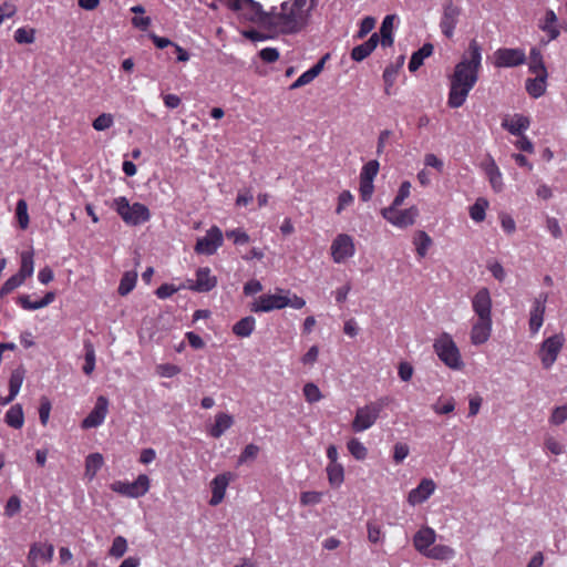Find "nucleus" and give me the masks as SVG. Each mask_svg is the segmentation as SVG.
I'll return each mask as SVG.
<instances>
[{"label": "nucleus", "mask_w": 567, "mask_h": 567, "mask_svg": "<svg viewBox=\"0 0 567 567\" xmlns=\"http://www.w3.org/2000/svg\"><path fill=\"white\" fill-rule=\"evenodd\" d=\"M482 59L481 44L475 39L471 40L467 50L463 53L449 78L447 104L450 107L458 109L465 103L470 92L478 81Z\"/></svg>", "instance_id": "1"}, {"label": "nucleus", "mask_w": 567, "mask_h": 567, "mask_svg": "<svg viewBox=\"0 0 567 567\" xmlns=\"http://www.w3.org/2000/svg\"><path fill=\"white\" fill-rule=\"evenodd\" d=\"M318 0H288L271 7L267 28L275 34H295L308 23L311 11Z\"/></svg>", "instance_id": "2"}, {"label": "nucleus", "mask_w": 567, "mask_h": 567, "mask_svg": "<svg viewBox=\"0 0 567 567\" xmlns=\"http://www.w3.org/2000/svg\"><path fill=\"white\" fill-rule=\"evenodd\" d=\"M110 206L128 226H138L151 219V212L146 205L142 203L131 204L125 196L115 197Z\"/></svg>", "instance_id": "3"}, {"label": "nucleus", "mask_w": 567, "mask_h": 567, "mask_svg": "<svg viewBox=\"0 0 567 567\" xmlns=\"http://www.w3.org/2000/svg\"><path fill=\"white\" fill-rule=\"evenodd\" d=\"M390 399L382 396L373 402L357 409L352 421V430L355 433L364 432L372 427L380 416V413L388 406Z\"/></svg>", "instance_id": "4"}, {"label": "nucleus", "mask_w": 567, "mask_h": 567, "mask_svg": "<svg viewBox=\"0 0 567 567\" xmlns=\"http://www.w3.org/2000/svg\"><path fill=\"white\" fill-rule=\"evenodd\" d=\"M433 349L439 359L450 369L460 370L463 368L464 363L460 350L450 333H441L434 340Z\"/></svg>", "instance_id": "5"}, {"label": "nucleus", "mask_w": 567, "mask_h": 567, "mask_svg": "<svg viewBox=\"0 0 567 567\" xmlns=\"http://www.w3.org/2000/svg\"><path fill=\"white\" fill-rule=\"evenodd\" d=\"M227 4L231 10L240 11L245 19L267 28L269 12L264 11L260 3L254 0H227Z\"/></svg>", "instance_id": "6"}, {"label": "nucleus", "mask_w": 567, "mask_h": 567, "mask_svg": "<svg viewBox=\"0 0 567 567\" xmlns=\"http://www.w3.org/2000/svg\"><path fill=\"white\" fill-rule=\"evenodd\" d=\"M565 344V336L559 332L546 338L539 346L538 358L544 369H550Z\"/></svg>", "instance_id": "7"}, {"label": "nucleus", "mask_w": 567, "mask_h": 567, "mask_svg": "<svg viewBox=\"0 0 567 567\" xmlns=\"http://www.w3.org/2000/svg\"><path fill=\"white\" fill-rule=\"evenodd\" d=\"M110 487L122 496L138 498L150 491L151 480L146 474H140L134 482L115 481Z\"/></svg>", "instance_id": "8"}, {"label": "nucleus", "mask_w": 567, "mask_h": 567, "mask_svg": "<svg viewBox=\"0 0 567 567\" xmlns=\"http://www.w3.org/2000/svg\"><path fill=\"white\" fill-rule=\"evenodd\" d=\"M399 207H384L381 209L382 217L391 225L404 229L412 226L419 217L416 206L406 209H398Z\"/></svg>", "instance_id": "9"}, {"label": "nucleus", "mask_w": 567, "mask_h": 567, "mask_svg": "<svg viewBox=\"0 0 567 567\" xmlns=\"http://www.w3.org/2000/svg\"><path fill=\"white\" fill-rule=\"evenodd\" d=\"M493 58L494 66L498 69L519 66L527 61L526 52L520 48H499Z\"/></svg>", "instance_id": "10"}, {"label": "nucleus", "mask_w": 567, "mask_h": 567, "mask_svg": "<svg viewBox=\"0 0 567 567\" xmlns=\"http://www.w3.org/2000/svg\"><path fill=\"white\" fill-rule=\"evenodd\" d=\"M288 307L285 297V290L278 289L276 293H265L259 296L250 306L252 312H270Z\"/></svg>", "instance_id": "11"}, {"label": "nucleus", "mask_w": 567, "mask_h": 567, "mask_svg": "<svg viewBox=\"0 0 567 567\" xmlns=\"http://www.w3.org/2000/svg\"><path fill=\"white\" fill-rule=\"evenodd\" d=\"M224 243V235L219 227L212 226L205 236L197 239L195 252L205 256L214 255Z\"/></svg>", "instance_id": "12"}, {"label": "nucleus", "mask_w": 567, "mask_h": 567, "mask_svg": "<svg viewBox=\"0 0 567 567\" xmlns=\"http://www.w3.org/2000/svg\"><path fill=\"white\" fill-rule=\"evenodd\" d=\"M461 14L462 9L454 4L452 0H446L444 2L440 20V29L443 35L447 39L453 38Z\"/></svg>", "instance_id": "13"}, {"label": "nucleus", "mask_w": 567, "mask_h": 567, "mask_svg": "<svg viewBox=\"0 0 567 567\" xmlns=\"http://www.w3.org/2000/svg\"><path fill=\"white\" fill-rule=\"evenodd\" d=\"M331 257L336 264H343L355 254L353 238L348 234H339L333 239L331 247Z\"/></svg>", "instance_id": "14"}, {"label": "nucleus", "mask_w": 567, "mask_h": 567, "mask_svg": "<svg viewBox=\"0 0 567 567\" xmlns=\"http://www.w3.org/2000/svg\"><path fill=\"white\" fill-rule=\"evenodd\" d=\"M109 412V400L100 395L96 399L95 405L93 410L87 414V416L82 421V429H94L103 424Z\"/></svg>", "instance_id": "15"}, {"label": "nucleus", "mask_w": 567, "mask_h": 567, "mask_svg": "<svg viewBox=\"0 0 567 567\" xmlns=\"http://www.w3.org/2000/svg\"><path fill=\"white\" fill-rule=\"evenodd\" d=\"M493 320L473 318L470 332L471 343L482 346L488 341L492 334Z\"/></svg>", "instance_id": "16"}, {"label": "nucleus", "mask_w": 567, "mask_h": 567, "mask_svg": "<svg viewBox=\"0 0 567 567\" xmlns=\"http://www.w3.org/2000/svg\"><path fill=\"white\" fill-rule=\"evenodd\" d=\"M475 318L492 319V298L487 288H481L472 298Z\"/></svg>", "instance_id": "17"}, {"label": "nucleus", "mask_w": 567, "mask_h": 567, "mask_svg": "<svg viewBox=\"0 0 567 567\" xmlns=\"http://www.w3.org/2000/svg\"><path fill=\"white\" fill-rule=\"evenodd\" d=\"M546 301H547L546 293H540L533 301V306L529 311V322H528L529 330H530L532 334L538 333V331L540 330V328L544 323Z\"/></svg>", "instance_id": "18"}, {"label": "nucleus", "mask_w": 567, "mask_h": 567, "mask_svg": "<svg viewBox=\"0 0 567 567\" xmlns=\"http://www.w3.org/2000/svg\"><path fill=\"white\" fill-rule=\"evenodd\" d=\"M231 480L233 474L230 472H224L213 478L210 482L212 497L209 499V505L217 506L223 502L226 489Z\"/></svg>", "instance_id": "19"}, {"label": "nucleus", "mask_w": 567, "mask_h": 567, "mask_svg": "<svg viewBox=\"0 0 567 567\" xmlns=\"http://www.w3.org/2000/svg\"><path fill=\"white\" fill-rule=\"evenodd\" d=\"M436 485L431 478H423L419 485L411 489L408 495V503L412 506L427 501L435 492Z\"/></svg>", "instance_id": "20"}, {"label": "nucleus", "mask_w": 567, "mask_h": 567, "mask_svg": "<svg viewBox=\"0 0 567 567\" xmlns=\"http://www.w3.org/2000/svg\"><path fill=\"white\" fill-rule=\"evenodd\" d=\"M482 168H483L493 190L496 193L502 192L504 188L503 175H502V172L499 171L495 159L491 155L486 156V158L482 163Z\"/></svg>", "instance_id": "21"}, {"label": "nucleus", "mask_w": 567, "mask_h": 567, "mask_svg": "<svg viewBox=\"0 0 567 567\" xmlns=\"http://www.w3.org/2000/svg\"><path fill=\"white\" fill-rule=\"evenodd\" d=\"M436 539V533L433 528L425 526L420 528L414 537H413V545L415 549L422 554L423 556H426V553L432 548Z\"/></svg>", "instance_id": "22"}, {"label": "nucleus", "mask_w": 567, "mask_h": 567, "mask_svg": "<svg viewBox=\"0 0 567 567\" xmlns=\"http://www.w3.org/2000/svg\"><path fill=\"white\" fill-rule=\"evenodd\" d=\"M217 285V279L212 275L208 267L199 268L196 271V280L189 288L198 292H208Z\"/></svg>", "instance_id": "23"}, {"label": "nucleus", "mask_w": 567, "mask_h": 567, "mask_svg": "<svg viewBox=\"0 0 567 567\" xmlns=\"http://www.w3.org/2000/svg\"><path fill=\"white\" fill-rule=\"evenodd\" d=\"M54 300L55 293L53 291H49L42 299L34 301L31 300L29 295H21L17 298V303L24 310L33 311L51 305Z\"/></svg>", "instance_id": "24"}, {"label": "nucleus", "mask_w": 567, "mask_h": 567, "mask_svg": "<svg viewBox=\"0 0 567 567\" xmlns=\"http://www.w3.org/2000/svg\"><path fill=\"white\" fill-rule=\"evenodd\" d=\"M54 547L51 544L35 543L30 547L28 561L34 565L38 560L51 561Z\"/></svg>", "instance_id": "25"}, {"label": "nucleus", "mask_w": 567, "mask_h": 567, "mask_svg": "<svg viewBox=\"0 0 567 567\" xmlns=\"http://www.w3.org/2000/svg\"><path fill=\"white\" fill-rule=\"evenodd\" d=\"M547 78L548 73H537L535 74V78H529L526 80L525 89L529 96L533 99H538L545 94L547 89Z\"/></svg>", "instance_id": "26"}, {"label": "nucleus", "mask_w": 567, "mask_h": 567, "mask_svg": "<svg viewBox=\"0 0 567 567\" xmlns=\"http://www.w3.org/2000/svg\"><path fill=\"white\" fill-rule=\"evenodd\" d=\"M234 424V417L224 412H219L215 415L214 424L208 429V434L214 437H220L227 430Z\"/></svg>", "instance_id": "27"}, {"label": "nucleus", "mask_w": 567, "mask_h": 567, "mask_svg": "<svg viewBox=\"0 0 567 567\" xmlns=\"http://www.w3.org/2000/svg\"><path fill=\"white\" fill-rule=\"evenodd\" d=\"M529 125V118L522 114H515L513 117L506 118L502 122V127L513 135L524 134V132L528 130Z\"/></svg>", "instance_id": "28"}, {"label": "nucleus", "mask_w": 567, "mask_h": 567, "mask_svg": "<svg viewBox=\"0 0 567 567\" xmlns=\"http://www.w3.org/2000/svg\"><path fill=\"white\" fill-rule=\"evenodd\" d=\"M326 58L318 61L312 68L303 72L291 85L290 90L299 89L303 85L311 83L322 71Z\"/></svg>", "instance_id": "29"}, {"label": "nucleus", "mask_w": 567, "mask_h": 567, "mask_svg": "<svg viewBox=\"0 0 567 567\" xmlns=\"http://www.w3.org/2000/svg\"><path fill=\"white\" fill-rule=\"evenodd\" d=\"M557 21L556 13L549 9L539 22V28L548 34L550 41L557 39L560 34Z\"/></svg>", "instance_id": "30"}, {"label": "nucleus", "mask_w": 567, "mask_h": 567, "mask_svg": "<svg viewBox=\"0 0 567 567\" xmlns=\"http://www.w3.org/2000/svg\"><path fill=\"white\" fill-rule=\"evenodd\" d=\"M4 422L13 427V429H21L24 424V413L21 404L17 403L13 404L6 413L4 415Z\"/></svg>", "instance_id": "31"}, {"label": "nucleus", "mask_w": 567, "mask_h": 567, "mask_svg": "<svg viewBox=\"0 0 567 567\" xmlns=\"http://www.w3.org/2000/svg\"><path fill=\"white\" fill-rule=\"evenodd\" d=\"M34 272L33 250H24L20 254V268L17 272L21 278L27 280Z\"/></svg>", "instance_id": "32"}, {"label": "nucleus", "mask_w": 567, "mask_h": 567, "mask_svg": "<svg viewBox=\"0 0 567 567\" xmlns=\"http://www.w3.org/2000/svg\"><path fill=\"white\" fill-rule=\"evenodd\" d=\"M433 45L431 43L423 44L417 51H415L409 62V70L415 72L423 64L424 59L429 58L433 53Z\"/></svg>", "instance_id": "33"}, {"label": "nucleus", "mask_w": 567, "mask_h": 567, "mask_svg": "<svg viewBox=\"0 0 567 567\" xmlns=\"http://www.w3.org/2000/svg\"><path fill=\"white\" fill-rule=\"evenodd\" d=\"M256 327V319L252 316H247L233 326V332L239 338L249 337Z\"/></svg>", "instance_id": "34"}, {"label": "nucleus", "mask_w": 567, "mask_h": 567, "mask_svg": "<svg viewBox=\"0 0 567 567\" xmlns=\"http://www.w3.org/2000/svg\"><path fill=\"white\" fill-rule=\"evenodd\" d=\"M104 458L100 453H92L85 460V476L92 481L103 466Z\"/></svg>", "instance_id": "35"}, {"label": "nucleus", "mask_w": 567, "mask_h": 567, "mask_svg": "<svg viewBox=\"0 0 567 567\" xmlns=\"http://www.w3.org/2000/svg\"><path fill=\"white\" fill-rule=\"evenodd\" d=\"M413 244L415 246V250L419 258H424L433 241L432 238L424 230H419L414 235Z\"/></svg>", "instance_id": "36"}, {"label": "nucleus", "mask_w": 567, "mask_h": 567, "mask_svg": "<svg viewBox=\"0 0 567 567\" xmlns=\"http://www.w3.org/2000/svg\"><path fill=\"white\" fill-rule=\"evenodd\" d=\"M425 557L447 561L455 557V550L447 545H433L429 553H426Z\"/></svg>", "instance_id": "37"}, {"label": "nucleus", "mask_w": 567, "mask_h": 567, "mask_svg": "<svg viewBox=\"0 0 567 567\" xmlns=\"http://www.w3.org/2000/svg\"><path fill=\"white\" fill-rule=\"evenodd\" d=\"M528 71L533 74L548 73L543 60V54L538 48L534 47L529 51Z\"/></svg>", "instance_id": "38"}, {"label": "nucleus", "mask_w": 567, "mask_h": 567, "mask_svg": "<svg viewBox=\"0 0 567 567\" xmlns=\"http://www.w3.org/2000/svg\"><path fill=\"white\" fill-rule=\"evenodd\" d=\"M395 17L394 16H386L381 24L380 28V35H381V45L386 48L391 47L394 42L393 39V22Z\"/></svg>", "instance_id": "39"}, {"label": "nucleus", "mask_w": 567, "mask_h": 567, "mask_svg": "<svg viewBox=\"0 0 567 567\" xmlns=\"http://www.w3.org/2000/svg\"><path fill=\"white\" fill-rule=\"evenodd\" d=\"M328 481L331 486L339 487L344 481V470L340 463L328 464L327 468Z\"/></svg>", "instance_id": "40"}, {"label": "nucleus", "mask_w": 567, "mask_h": 567, "mask_svg": "<svg viewBox=\"0 0 567 567\" xmlns=\"http://www.w3.org/2000/svg\"><path fill=\"white\" fill-rule=\"evenodd\" d=\"M488 207V202L480 197L476 202L470 207V216L475 223H482L486 217V209Z\"/></svg>", "instance_id": "41"}, {"label": "nucleus", "mask_w": 567, "mask_h": 567, "mask_svg": "<svg viewBox=\"0 0 567 567\" xmlns=\"http://www.w3.org/2000/svg\"><path fill=\"white\" fill-rule=\"evenodd\" d=\"M25 375V370L23 367L16 368L10 375L9 379V392L13 395H18L20 392V389L22 386L23 380Z\"/></svg>", "instance_id": "42"}, {"label": "nucleus", "mask_w": 567, "mask_h": 567, "mask_svg": "<svg viewBox=\"0 0 567 567\" xmlns=\"http://www.w3.org/2000/svg\"><path fill=\"white\" fill-rule=\"evenodd\" d=\"M137 281V275L133 271H127L123 275L121 278L120 285H118V293L121 296L128 295L136 286Z\"/></svg>", "instance_id": "43"}, {"label": "nucleus", "mask_w": 567, "mask_h": 567, "mask_svg": "<svg viewBox=\"0 0 567 567\" xmlns=\"http://www.w3.org/2000/svg\"><path fill=\"white\" fill-rule=\"evenodd\" d=\"M84 351H85V355H84L85 362L83 365V372L86 375H90V374H92V372L95 369V350H94L93 344L90 341L84 342Z\"/></svg>", "instance_id": "44"}, {"label": "nucleus", "mask_w": 567, "mask_h": 567, "mask_svg": "<svg viewBox=\"0 0 567 567\" xmlns=\"http://www.w3.org/2000/svg\"><path fill=\"white\" fill-rule=\"evenodd\" d=\"M348 451L358 461H362L368 455V449L358 439L352 437L347 443Z\"/></svg>", "instance_id": "45"}, {"label": "nucleus", "mask_w": 567, "mask_h": 567, "mask_svg": "<svg viewBox=\"0 0 567 567\" xmlns=\"http://www.w3.org/2000/svg\"><path fill=\"white\" fill-rule=\"evenodd\" d=\"M14 41L19 44H31L35 40V30L33 28H19L14 31Z\"/></svg>", "instance_id": "46"}, {"label": "nucleus", "mask_w": 567, "mask_h": 567, "mask_svg": "<svg viewBox=\"0 0 567 567\" xmlns=\"http://www.w3.org/2000/svg\"><path fill=\"white\" fill-rule=\"evenodd\" d=\"M24 279L21 278L18 274L8 278L0 288V298L11 293L13 290L19 288L24 284Z\"/></svg>", "instance_id": "47"}, {"label": "nucleus", "mask_w": 567, "mask_h": 567, "mask_svg": "<svg viewBox=\"0 0 567 567\" xmlns=\"http://www.w3.org/2000/svg\"><path fill=\"white\" fill-rule=\"evenodd\" d=\"M127 550V540L123 536H116L113 539L112 546L109 550L110 556L121 558Z\"/></svg>", "instance_id": "48"}, {"label": "nucleus", "mask_w": 567, "mask_h": 567, "mask_svg": "<svg viewBox=\"0 0 567 567\" xmlns=\"http://www.w3.org/2000/svg\"><path fill=\"white\" fill-rule=\"evenodd\" d=\"M113 124L114 116L111 113H102L92 122L93 128L97 132L106 131L112 127Z\"/></svg>", "instance_id": "49"}, {"label": "nucleus", "mask_w": 567, "mask_h": 567, "mask_svg": "<svg viewBox=\"0 0 567 567\" xmlns=\"http://www.w3.org/2000/svg\"><path fill=\"white\" fill-rule=\"evenodd\" d=\"M379 162L375 159L369 161L367 164L363 165L361 173H360V179H365L369 182H373L375 176L379 172Z\"/></svg>", "instance_id": "50"}, {"label": "nucleus", "mask_w": 567, "mask_h": 567, "mask_svg": "<svg viewBox=\"0 0 567 567\" xmlns=\"http://www.w3.org/2000/svg\"><path fill=\"white\" fill-rule=\"evenodd\" d=\"M432 408L436 414H449L454 411L455 401L453 398L443 399L441 396V398H439L437 402L435 404H433Z\"/></svg>", "instance_id": "51"}, {"label": "nucleus", "mask_w": 567, "mask_h": 567, "mask_svg": "<svg viewBox=\"0 0 567 567\" xmlns=\"http://www.w3.org/2000/svg\"><path fill=\"white\" fill-rule=\"evenodd\" d=\"M410 193H411V183L409 181H404L400 185L398 194L389 207H400L404 203V200L410 196Z\"/></svg>", "instance_id": "52"}, {"label": "nucleus", "mask_w": 567, "mask_h": 567, "mask_svg": "<svg viewBox=\"0 0 567 567\" xmlns=\"http://www.w3.org/2000/svg\"><path fill=\"white\" fill-rule=\"evenodd\" d=\"M303 395L307 402L316 403L322 398L320 389L312 382L306 383L303 386Z\"/></svg>", "instance_id": "53"}, {"label": "nucleus", "mask_w": 567, "mask_h": 567, "mask_svg": "<svg viewBox=\"0 0 567 567\" xmlns=\"http://www.w3.org/2000/svg\"><path fill=\"white\" fill-rule=\"evenodd\" d=\"M225 235L228 239H231L235 245H245L250 240L249 235L240 228L226 230Z\"/></svg>", "instance_id": "54"}, {"label": "nucleus", "mask_w": 567, "mask_h": 567, "mask_svg": "<svg viewBox=\"0 0 567 567\" xmlns=\"http://www.w3.org/2000/svg\"><path fill=\"white\" fill-rule=\"evenodd\" d=\"M16 214L19 220V225L22 229H25L29 225L28 205L25 200L20 199L17 203Z\"/></svg>", "instance_id": "55"}, {"label": "nucleus", "mask_w": 567, "mask_h": 567, "mask_svg": "<svg viewBox=\"0 0 567 567\" xmlns=\"http://www.w3.org/2000/svg\"><path fill=\"white\" fill-rule=\"evenodd\" d=\"M545 228L555 239L563 237V230L557 218L546 216Z\"/></svg>", "instance_id": "56"}, {"label": "nucleus", "mask_w": 567, "mask_h": 567, "mask_svg": "<svg viewBox=\"0 0 567 567\" xmlns=\"http://www.w3.org/2000/svg\"><path fill=\"white\" fill-rule=\"evenodd\" d=\"M567 420V402L563 405L556 406L549 417V423L560 425Z\"/></svg>", "instance_id": "57"}, {"label": "nucleus", "mask_w": 567, "mask_h": 567, "mask_svg": "<svg viewBox=\"0 0 567 567\" xmlns=\"http://www.w3.org/2000/svg\"><path fill=\"white\" fill-rule=\"evenodd\" d=\"M373 50L364 42L360 45H357L351 51V59L355 62H361L365 58H368Z\"/></svg>", "instance_id": "58"}, {"label": "nucleus", "mask_w": 567, "mask_h": 567, "mask_svg": "<svg viewBox=\"0 0 567 567\" xmlns=\"http://www.w3.org/2000/svg\"><path fill=\"white\" fill-rule=\"evenodd\" d=\"M323 494L321 492H303L300 495V503L305 506L317 505L322 501Z\"/></svg>", "instance_id": "59"}, {"label": "nucleus", "mask_w": 567, "mask_h": 567, "mask_svg": "<svg viewBox=\"0 0 567 567\" xmlns=\"http://www.w3.org/2000/svg\"><path fill=\"white\" fill-rule=\"evenodd\" d=\"M410 449L405 443H396L393 447V461L396 464L402 463L409 455Z\"/></svg>", "instance_id": "60"}, {"label": "nucleus", "mask_w": 567, "mask_h": 567, "mask_svg": "<svg viewBox=\"0 0 567 567\" xmlns=\"http://www.w3.org/2000/svg\"><path fill=\"white\" fill-rule=\"evenodd\" d=\"M374 25H375V19L374 18L365 17L364 19H362V21L360 23V29H359L358 34H357V38L358 39L364 38L368 33H370L373 30Z\"/></svg>", "instance_id": "61"}, {"label": "nucleus", "mask_w": 567, "mask_h": 567, "mask_svg": "<svg viewBox=\"0 0 567 567\" xmlns=\"http://www.w3.org/2000/svg\"><path fill=\"white\" fill-rule=\"evenodd\" d=\"M21 508V501L18 496H11L6 504L4 513L7 516L12 517L17 513H19Z\"/></svg>", "instance_id": "62"}, {"label": "nucleus", "mask_w": 567, "mask_h": 567, "mask_svg": "<svg viewBox=\"0 0 567 567\" xmlns=\"http://www.w3.org/2000/svg\"><path fill=\"white\" fill-rule=\"evenodd\" d=\"M354 200L353 195L349 190H343L338 197V206L336 209L337 214H341V212L350 206Z\"/></svg>", "instance_id": "63"}, {"label": "nucleus", "mask_w": 567, "mask_h": 567, "mask_svg": "<svg viewBox=\"0 0 567 567\" xmlns=\"http://www.w3.org/2000/svg\"><path fill=\"white\" fill-rule=\"evenodd\" d=\"M487 269L493 275V277L498 281H503L506 277V271L504 267L496 260L489 261L487 264Z\"/></svg>", "instance_id": "64"}]
</instances>
